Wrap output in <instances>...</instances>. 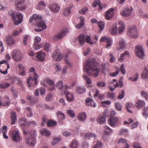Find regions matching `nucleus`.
<instances>
[{
    "label": "nucleus",
    "mask_w": 148,
    "mask_h": 148,
    "mask_svg": "<svg viewBox=\"0 0 148 148\" xmlns=\"http://www.w3.org/2000/svg\"><path fill=\"white\" fill-rule=\"evenodd\" d=\"M9 14L12 16V18L15 25H18L21 23L23 20V16L19 12L15 13L12 10L9 12Z\"/></svg>",
    "instance_id": "f03ea898"
},
{
    "label": "nucleus",
    "mask_w": 148,
    "mask_h": 148,
    "mask_svg": "<svg viewBox=\"0 0 148 148\" xmlns=\"http://www.w3.org/2000/svg\"><path fill=\"white\" fill-rule=\"evenodd\" d=\"M84 70L90 76L93 73L94 77H97L99 74V70L98 68L97 63L95 60L89 59L84 63Z\"/></svg>",
    "instance_id": "f257e3e1"
},
{
    "label": "nucleus",
    "mask_w": 148,
    "mask_h": 148,
    "mask_svg": "<svg viewBox=\"0 0 148 148\" xmlns=\"http://www.w3.org/2000/svg\"><path fill=\"white\" fill-rule=\"evenodd\" d=\"M86 114L84 112H82L79 113L77 116L78 120L81 121H85L86 120Z\"/></svg>",
    "instance_id": "6ab92c4d"
},
{
    "label": "nucleus",
    "mask_w": 148,
    "mask_h": 148,
    "mask_svg": "<svg viewBox=\"0 0 148 148\" xmlns=\"http://www.w3.org/2000/svg\"><path fill=\"white\" fill-rule=\"evenodd\" d=\"M132 106V104L130 102L127 103L125 104V108L126 110H127V112L131 113H132V112L131 110H130V109Z\"/></svg>",
    "instance_id": "37998d69"
},
{
    "label": "nucleus",
    "mask_w": 148,
    "mask_h": 148,
    "mask_svg": "<svg viewBox=\"0 0 148 148\" xmlns=\"http://www.w3.org/2000/svg\"><path fill=\"white\" fill-rule=\"evenodd\" d=\"M37 26L38 27H41V29H35V31L36 32H40L42 31L43 30L46 29L47 27L45 23L42 21H40L37 24Z\"/></svg>",
    "instance_id": "2eb2a0df"
},
{
    "label": "nucleus",
    "mask_w": 148,
    "mask_h": 148,
    "mask_svg": "<svg viewBox=\"0 0 148 148\" xmlns=\"http://www.w3.org/2000/svg\"><path fill=\"white\" fill-rule=\"evenodd\" d=\"M6 41L7 45L10 46L14 45L15 42L14 40L10 36H8L6 37Z\"/></svg>",
    "instance_id": "412c9836"
},
{
    "label": "nucleus",
    "mask_w": 148,
    "mask_h": 148,
    "mask_svg": "<svg viewBox=\"0 0 148 148\" xmlns=\"http://www.w3.org/2000/svg\"><path fill=\"white\" fill-rule=\"evenodd\" d=\"M41 133L42 135L47 137L50 136L51 134L50 131L45 129H43L41 131Z\"/></svg>",
    "instance_id": "c03bdc74"
},
{
    "label": "nucleus",
    "mask_w": 148,
    "mask_h": 148,
    "mask_svg": "<svg viewBox=\"0 0 148 148\" xmlns=\"http://www.w3.org/2000/svg\"><path fill=\"white\" fill-rule=\"evenodd\" d=\"M12 56L15 61H18L21 60L22 54L21 51L18 49H14L12 51Z\"/></svg>",
    "instance_id": "0eeeda50"
},
{
    "label": "nucleus",
    "mask_w": 148,
    "mask_h": 148,
    "mask_svg": "<svg viewBox=\"0 0 148 148\" xmlns=\"http://www.w3.org/2000/svg\"><path fill=\"white\" fill-rule=\"evenodd\" d=\"M118 120V118L117 117H112L108 120V123L110 126L113 127L116 123Z\"/></svg>",
    "instance_id": "5701e85b"
},
{
    "label": "nucleus",
    "mask_w": 148,
    "mask_h": 148,
    "mask_svg": "<svg viewBox=\"0 0 148 148\" xmlns=\"http://www.w3.org/2000/svg\"><path fill=\"white\" fill-rule=\"evenodd\" d=\"M112 82L111 83V84H113L115 88L119 86V85L117 82V81L116 79H113L112 80Z\"/></svg>",
    "instance_id": "774afa93"
},
{
    "label": "nucleus",
    "mask_w": 148,
    "mask_h": 148,
    "mask_svg": "<svg viewBox=\"0 0 148 148\" xmlns=\"http://www.w3.org/2000/svg\"><path fill=\"white\" fill-rule=\"evenodd\" d=\"M78 145V143L76 139H73L70 144L71 148H77Z\"/></svg>",
    "instance_id": "2f4dec72"
},
{
    "label": "nucleus",
    "mask_w": 148,
    "mask_h": 148,
    "mask_svg": "<svg viewBox=\"0 0 148 148\" xmlns=\"http://www.w3.org/2000/svg\"><path fill=\"white\" fill-rule=\"evenodd\" d=\"M128 34L133 38H138V32L136 27L134 26L129 27L128 29Z\"/></svg>",
    "instance_id": "39448f33"
},
{
    "label": "nucleus",
    "mask_w": 148,
    "mask_h": 148,
    "mask_svg": "<svg viewBox=\"0 0 148 148\" xmlns=\"http://www.w3.org/2000/svg\"><path fill=\"white\" fill-rule=\"evenodd\" d=\"M12 139L15 142H17L20 139V137L19 135V132L17 130L13 131L12 133Z\"/></svg>",
    "instance_id": "dca6fc26"
},
{
    "label": "nucleus",
    "mask_w": 148,
    "mask_h": 148,
    "mask_svg": "<svg viewBox=\"0 0 148 148\" xmlns=\"http://www.w3.org/2000/svg\"><path fill=\"white\" fill-rule=\"evenodd\" d=\"M85 102L87 106H91L93 107H96V105L94 101L89 97H87L86 98Z\"/></svg>",
    "instance_id": "b1692460"
},
{
    "label": "nucleus",
    "mask_w": 148,
    "mask_h": 148,
    "mask_svg": "<svg viewBox=\"0 0 148 148\" xmlns=\"http://www.w3.org/2000/svg\"><path fill=\"white\" fill-rule=\"evenodd\" d=\"M98 24L99 28V31L101 32L103 30L105 26L104 23L103 21H100L98 23Z\"/></svg>",
    "instance_id": "09e8293b"
},
{
    "label": "nucleus",
    "mask_w": 148,
    "mask_h": 148,
    "mask_svg": "<svg viewBox=\"0 0 148 148\" xmlns=\"http://www.w3.org/2000/svg\"><path fill=\"white\" fill-rule=\"evenodd\" d=\"M28 36L27 35H25L23 36V42L24 45H27V41Z\"/></svg>",
    "instance_id": "0e129e2a"
},
{
    "label": "nucleus",
    "mask_w": 148,
    "mask_h": 148,
    "mask_svg": "<svg viewBox=\"0 0 148 148\" xmlns=\"http://www.w3.org/2000/svg\"><path fill=\"white\" fill-rule=\"evenodd\" d=\"M133 8L131 7H127L124 9L120 12V14L124 16H128L132 14Z\"/></svg>",
    "instance_id": "9d476101"
},
{
    "label": "nucleus",
    "mask_w": 148,
    "mask_h": 148,
    "mask_svg": "<svg viewBox=\"0 0 148 148\" xmlns=\"http://www.w3.org/2000/svg\"><path fill=\"white\" fill-rule=\"evenodd\" d=\"M88 10L87 8L84 7L79 10V12L81 14H84Z\"/></svg>",
    "instance_id": "e2e57ef3"
},
{
    "label": "nucleus",
    "mask_w": 148,
    "mask_h": 148,
    "mask_svg": "<svg viewBox=\"0 0 148 148\" xmlns=\"http://www.w3.org/2000/svg\"><path fill=\"white\" fill-rule=\"evenodd\" d=\"M114 10L113 8H111L106 12L105 16L107 19H110L114 15Z\"/></svg>",
    "instance_id": "f3484780"
},
{
    "label": "nucleus",
    "mask_w": 148,
    "mask_h": 148,
    "mask_svg": "<svg viewBox=\"0 0 148 148\" xmlns=\"http://www.w3.org/2000/svg\"><path fill=\"white\" fill-rule=\"evenodd\" d=\"M115 69H116V71L114 72L110 73V76L112 77H115L119 74L120 71V69L119 68V67L116 66L115 67Z\"/></svg>",
    "instance_id": "4c0bfd02"
},
{
    "label": "nucleus",
    "mask_w": 148,
    "mask_h": 148,
    "mask_svg": "<svg viewBox=\"0 0 148 148\" xmlns=\"http://www.w3.org/2000/svg\"><path fill=\"white\" fill-rule=\"evenodd\" d=\"M50 10L53 12L57 13L59 12L60 7L56 3H53L50 4L49 6Z\"/></svg>",
    "instance_id": "f8f14e48"
},
{
    "label": "nucleus",
    "mask_w": 148,
    "mask_h": 148,
    "mask_svg": "<svg viewBox=\"0 0 148 148\" xmlns=\"http://www.w3.org/2000/svg\"><path fill=\"white\" fill-rule=\"evenodd\" d=\"M141 96L147 100L148 99V93L147 92L142 90L140 92Z\"/></svg>",
    "instance_id": "ea45409f"
},
{
    "label": "nucleus",
    "mask_w": 148,
    "mask_h": 148,
    "mask_svg": "<svg viewBox=\"0 0 148 148\" xmlns=\"http://www.w3.org/2000/svg\"><path fill=\"white\" fill-rule=\"evenodd\" d=\"M61 140V138L60 137H55L53 138V140L51 143V145H54L58 143Z\"/></svg>",
    "instance_id": "a18cd8bd"
},
{
    "label": "nucleus",
    "mask_w": 148,
    "mask_h": 148,
    "mask_svg": "<svg viewBox=\"0 0 148 148\" xmlns=\"http://www.w3.org/2000/svg\"><path fill=\"white\" fill-rule=\"evenodd\" d=\"M71 12V11L70 8H66L63 10V14L65 16H67Z\"/></svg>",
    "instance_id": "8fccbe9b"
},
{
    "label": "nucleus",
    "mask_w": 148,
    "mask_h": 148,
    "mask_svg": "<svg viewBox=\"0 0 148 148\" xmlns=\"http://www.w3.org/2000/svg\"><path fill=\"white\" fill-rule=\"evenodd\" d=\"M24 2V0H16L15 1V5L16 9L18 10H23L26 8V6L23 5V4Z\"/></svg>",
    "instance_id": "6e6552de"
},
{
    "label": "nucleus",
    "mask_w": 148,
    "mask_h": 148,
    "mask_svg": "<svg viewBox=\"0 0 148 148\" xmlns=\"http://www.w3.org/2000/svg\"><path fill=\"white\" fill-rule=\"evenodd\" d=\"M110 31L112 35H115L117 34L118 32L117 24L114 23L113 24L112 26L110 28Z\"/></svg>",
    "instance_id": "aec40b11"
},
{
    "label": "nucleus",
    "mask_w": 148,
    "mask_h": 148,
    "mask_svg": "<svg viewBox=\"0 0 148 148\" xmlns=\"http://www.w3.org/2000/svg\"><path fill=\"white\" fill-rule=\"evenodd\" d=\"M124 91V89H122L121 90V92L119 93V95L117 97L118 99H121L124 98L125 94Z\"/></svg>",
    "instance_id": "5fc2aeb1"
},
{
    "label": "nucleus",
    "mask_w": 148,
    "mask_h": 148,
    "mask_svg": "<svg viewBox=\"0 0 148 148\" xmlns=\"http://www.w3.org/2000/svg\"><path fill=\"white\" fill-rule=\"evenodd\" d=\"M66 98L67 100L69 102L72 101L74 99V95L71 93L67 92L65 94Z\"/></svg>",
    "instance_id": "cd10ccee"
},
{
    "label": "nucleus",
    "mask_w": 148,
    "mask_h": 148,
    "mask_svg": "<svg viewBox=\"0 0 148 148\" xmlns=\"http://www.w3.org/2000/svg\"><path fill=\"white\" fill-rule=\"evenodd\" d=\"M135 52L136 55L139 58H142L144 56V52L141 47L139 46L136 47Z\"/></svg>",
    "instance_id": "9b49d317"
},
{
    "label": "nucleus",
    "mask_w": 148,
    "mask_h": 148,
    "mask_svg": "<svg viewBox=\"0 0 148 148\" xmlns=\"http://www.w3.org/2000/svg\"><path fill=\"white\" fill-rule=\"evenodd\" d=\"M100 1L99 0H95L92 4V6L93 7H95L97 5H100Z\"/></svg>",
    "instance_id": "680f3d73"
},
{
    "label": "nucleus",
    "mask_w": 148,
    "mask_h": 148,
    "mask_svg": "<svg viewBox=\"0 0 148 148\" xmlns=\"http://www.w3.org/2000/svg\"><path fill=\"white\" fill-rule=\"evenodd\" d=\"M11 118L12 119L11 124L13 125L16 123L17 119V115L16 113L13 111H12L11 112Z\"/></svg>",
    "instance_id": "c756f323"
},
{
    "label": "nucleus",
    "mask_w": 148,
    "mask_h": 148,
    "mask_svg": "<svg viewBox=\"0 0 148 148\" xmlns=\"http://www.w3.org/2000/svg\"><path fill=\"white\" fill-rule=\"evenodd\" d=\"M97 85L99 87H104L106 85V84L103 81H100L97 82Z\"/></svg>",
    "instance_id": "13d9d810"
},
{
    "label": "nucleus",
    "mask_w": 148,
    "mask_h": 148,
    "mask_svg": "<svg viewBox=\"0 0 148 148\" xmlns=\"http://www.w3.org/2000/svg\"><path fill=\"white\" fill-rule=\"evenodd\" d=\"M77 92L79 94L84 93L86 90V88L83 87L77 86L75 89Z\"/></svg>",
    "instance_id": "7c9ffc66"
},
{
    "label": "nucleus",
    "mask_w": 148,
    "mask_h": 148,
    "mask_svg": "<svg viewBox=\"0 0 148 148\" xmlns=\"http://www.w3.org/2000/svg\"><path fill=\"white\" fill-rule=\"evenodd\" d=\"M18 122L20 127L23 130L22 131L24 134L27 135L29 132V131L27 129L28 125L27 119L25 118H20L18 120Z\"/></svg>",
    "instance_id": "7ed1b4c3"
},
{
    "label": "nucleus",
    "mask_w": 148,
    "mask_h": 148,
    "mask_svg": "<svg viewBox=\"0 0 148 148\" xmlns=\"http://www.w3.org/2000/svg\"><path fill=\"white\" fill-rule=\"evenodd\" d=\"M135 105L137 108H141L145 106V103L142 100L138 99L136 101Z\"/></svg>",
    "instance_id": "a211bd4d"
},
{
    "label": "nucleus",
    "mask_w": 148,
    "mask_h": 148,
    "mask_svg": "<svg viewBox=\"0 0 148 148\" xmlns=\"http://www.w3.org/2000/svg\"><path fill=\"white\" fill-rule=\"evenodd\" d=\"M42 18V17L41 16L36 14H34L33 15V16L30 17L29 19V22L31 23L32 22L33 20L38 21V20H41Z\"/></svg>",
    "instance_id": "393cba45"
},
{
    "label": "nucleus",
    "mask_w": 148,
    "mask_h": 148,
    "mask_svg": "<svg viewBox=\"0 0 148 148\" xmlns=\"http://www.w3.org/2000/svg\"><path fill=\"white\" fill-rule=\"evenodd\" d=\"M17 67L18 69L20 75L23 76H24L25 75L26 73L24 71V67L22 64H19L17 66Z\"/></svg>",
    "instance_id": "c85d7f7f"
},
{
    "label": "nucleus",
    "mask_w": 148,
    "mask_h": 148,
    "mask_svg": "<svg viewBox=\"0 0 148 148\" xmlns=\"http://www.w3.org/2000/svg\"><path fill=\"white\" fill-rule=\"evenodd\" d=\"M67 30L66 29L61 30L59 32L54 35L53 37V39L55 40H61L67 33Z\"/></svg>",
    "instance_id": "423d86ee"
},
{
    "label": "nucleus",
    "mask_w": 148,
    "mask_h": 148,
    "mask_svg": "<svg viewBox=\"0 0 148 148\" xmlns=\"http://www.w3.org/2000/svg\"><path fill=\"white\" fill-rule=\"evenodd\" d=\"M79 41V45H82L85 42V35L84 34H81L79 36L78 38Z\"/></svg>",
    "instance_id": "473e14b6"
},
{
    "label": "nucleus",
    "mask_w": 148,
    "mask_h": 148,
    "mask_svg": "<svg viewBox=\"0 0 148 148\" xmlns=\"http://www.w3.org/2000/svg\"><path fill=\"white\" fill-rule=\"evenodd\" d=\"M103 145V143L99 141H98L94 146L93 148H101Z\"/></svg>",
    "instance_id": "052dcab7"
},
{
    "label": "nucleus",
    "mask_w": 148,
    "mask_h": 148,
    "mask_svg": "<svg viewBox=\"0 0 148 148\" xmlns=\"http://www.w3.org/2000/svg\"><path fill=\"white\" fill-rule=\"evenodd\" d=\"M106 121V118L103 115H100L97 119V122L100 124L103 123Z\"/></svg>",
    "instance_id": "72a5a7b5"
},
{
    "label": "nucleus",
    "mask_w": 148,
    "mask_h": 148,
    "mask_svg": "<svg viewBox=\"0 0 148 148\" xmlns=\"http://www.w3.org/2000/svg\"><path fill=\"white\" fill-rule=\"evenodd\" d=\"M119 48L117 47V50L119 51L120 49H124L125 47V42L123 40L121 39L119 42Z\"/></svg>",
    "instance_id": "f704fd0d"
},
{
    "label": "nucleus",
    "mask_w": 148,
    "mask_h": 148,
    "mask_svg": "<svg viewBox=\"0 0 148 148\" xmlns=\"http://www.w3.org/2000/svg\"><path fill=\"white\" fill-rule=\"evenodd\" d=\"M37 76H34V78L29 77L27 79V83L28 86L29 87L32 86H35L37 83Z\"/></svg>",
    "instance_id": "1a4fd4ad"
},
{
    "label": "nucleus",
    "mask_w": 148,
    "mask_h": 148,
    "mask_svg": "<svg viewBox=\"0 0 148 148\" xmlns=\"http://www.w3.org/2000/svg\"><path fill=\"white\" fill-rule=\"evenodd\" d=\"M100 42H104L107 43L106 47V48H108L112 45V40L110 38H107L106 36H103L102 37L100 40Z\"/></svg>",
    "instance_id": "4468645a"
},
{
    "label": "nucleus",
    "mask_w": 148,
    "mask_h": 148,
    "mask_svg": "<svg viewBox=\"0 0 148 148\" xmlns=\"http://www.w3.org/2000/svg\"><path fill=\"white\" fill-rule=\"evenodd\" d=\"M56 115L58 119V122L61 125L63 123V121L66 118V116L64 113L60 111L56 112Z\"/></svg>",
    "instance_id": "ddd939ff"
},
{
    "label": "nucleus",
    "mask_w": 148,
    "mask_h": 148,
    "mask_svg": "<svg viewBox=\"0 0 148 148\" xmlns=\"http://www.w3.org/2000/svg\"><path fill=\"white\" fill-rule=\"evenodd\" d=\"M107 97L112 100H115L116 99L115 94L113 92H108Z\"/></svg>",
    "instance_id": "49530a36"
},
{
    "label": "nucleus",
    "mask_w": 148,
    "mask_h": 148,
    "mask_svg": "<svg viewBox=\"0 0 148 148\" xmlns=\"http://www.w3.org/2000/svg\"><path fill=\"white\" fill-rule=\"evenodd\" d=\"M51 45L50 43H46L45 44L44 48L45 50L47 51H49V50Z\"/></svg>",
    "instance_id": "864d4df0"
},
{
    "label": "nucleus",
    "mask_w": 148,
    "mask_h": 148,
    "mask_svg": "<svg viewBox=\"0 0 148 148\" xmlns=\"http://www.w3.org/2000/svg\"><path fill=\"white\" fill-rule=\"evenodd\" d=\"M86 40L87 43H89L90 45L95 44L96 43V41H93L91 40V38L88 36H87L86 37Z\"/></svg>",
    "instance_id": "79ce46f5"
},
{
    "label": "nucleus",
    "mask_w": 148,
    "mask_h": 148,
    "mask_svg": "<svg viewBox=\"0 0 148 148\" xmlns=\"http://www.w3.org/2000/svg\"><path fill=\"white\" fill-rule=\"evenodd\" d=\"M135 77L133 78V77H129V79L130 80L133 81L134 82L136 81L138 78L139 75L138 74H136L135 75Z\"/></svg>",
    "instance_id": "338daca9"
},
{
    "label": "nucleus",
    "mask_w": 148,
    "mask_h": 148,
    "mask_svg": "<svg viewBox=\"0 0 148 148\" xmlns=\"http://www.w3.org/2000/svg\"><path fill=\"white\" fill-rule=\"evenodd\" d=\"M35 131H32L30 132L31 135L30 136L25 138V143L27 145L32 147L34 146L36 144L35 138Z\"/></svg>",
    "instance_id": "20e7f679"
},
{
    "label": "nucleus",
    "mask_w": 148,
    "mask_h": 148,
    "mask_svg": "<svg viewBox=\"0 0 148 148\" xmlns=\"http://www.w3.org/2000/svg\"><path fill=\"white\" fill-rule=\"evenodd\" d=\"M11 86L10 83L7 82H3L0 84V88L6 89Z\"/></svg>",
    "instance_id": "c9c22d12"
},
{
    "label": "nucleus",
    "mask_w": 148,
    "mask_h": 148,
    "mask_svg": "<svg viewBox=\"0 0 148 148\" xmlns=\"http://www.w3.org/2000/svg\"><path fill=\"white\" fill-rule=\"evenodd\" d=\"M56 86L58 88V89L59 90L63 89L64 88V85H63V81L62 80H60L58 81L56 84Z\"/></svg>",
    "instance_id": "a19ab883"
},
{
    "label": "nucleus",
    "mask_w": 148,
    "mask_h": 148,
    "mask_svg": "<svg viewBox=\"0 0 148 148\" xmlns=\"http://www.w3.org/2000/svg\"><path fill=\"white\" fill-rule=\"evenodd\" d=\"M42 47L41 44L35 42L33 45V47L35 50H38L40 49Z\"/></svg>",
    "instance_id": "de8ad7c7"
},
{
    "label": "nucleus",
    "mask_w": 148,
    "mask_h": 148,
    "mask_svg": "<svg viewBox=\"0 0 148 148\" xmlns=\"http://www.w3.org/2000/svg\"><path fill=\"white\" fill-rule=\"evenodd\" d=\"M57 122L54 121L49 120L47 122V125L49 127H51L57 125Z\"/></svg>",
    "instance_id": "58836bf2"
},
{
    "label": "nucleus",
    "mask_w": 148,
    "mask_h": 148,
    "mask_svg": "<svg viewBox=\"0 0 148 148\" xmlns=\"http://www.w3.org/2000/svg\"><path fill=\"white\" fill-rule=\"evenodd\" d=\"M45 53L40 52L37 53V58L41 61H43L45 59Z\"/></svg>",
    "instance_id": "bb28decb"
},
{
    "label": "nucleus",
    "mask_w": 148,
    "mask_h": 148,
    "mask_svg": "<svg viewBox=\"0 0 148 148\" xmlns=\"http://www.w3.org/2000/svg\"><path fill=\"white\" fill-rule=\"evenodd\" d=\"M120 70L121 73L123 74H125L126 73V71L124 68V65L123 64H122L121 65Z\"/></svg>",
    "instance_id": "69168bd1"
},
{
    "label": "nucleus",
    "mask_w": 148,
    "mask_h": 148,
    "mask_svg": "<svg viewBox=\"0 0 148 148\" xmlns=\"http://www.w3.org/2000/svg\"><path fill=\"white\" fill-rule=\"evenodd\" d=\"M45 6V4L44 1H40L38 3L37 8L40 9L41 8Z\"/></svg>",
    "instance_id": "603ef678"
},
{
    "label": "nucleus",
    "mask_w": 148,
    "mask_h": 148,
    "mask_svg": "<svg viewBox=\"0 0 148 148\" xmlns=\"http://www.w3.org/2000/svg\"><path fill=\"white\" fill-rule=\"evenodd\" d=\"M118 24L119 25L118 28V33L120 34L123 32L125 29V26L123 23L121 21L118 22Z\"/></svg>",
    "instance_id": "4be33fe9"
},
{
    "label": "nucleus",
    "mask_w": 148,
    "mask_h": 148,
    "mask_svg": "<svg viewBox=\"0 0 148 148\" xmlns=\"http://www.w3.org/2000/svg\"><path fill=\"white\" fill-rule=\"evenodd\" d=\"M96 135L94 133L89 132L85 134L84 136V138L86 140H89L90 139V138H94L95 139L96 137Z\"/></svg>",
    "instance_id": "a878e982"
},
{
    "label": "nucleus",
    "mask_w": 148,
    "mask_h": 148,
    "mask_svg": "<svg viewBox=\"0 0 148 148\" xmlns=\"http://www.w3.org/2000/svg\"><path fill=\"white\" fill-rule=\"evenodd\" d=\"M142 77L144 79H147L148 77V70L146 68L144 69L141 75Z\"/></svg>",
    "instance_id": "e433bc0d"
},
{
    "label": "nucleus",
    "mask_w": 148,
    "mask_h": 148,
    "mask_svg": "<svg viewBox=\"0 0 148 148\" xmlns=\"http://www.w3.org/2000/svg\"><path fill=\"white\" fill-rule=\"evenodd\" d=\"M116 109L119 111H121V110L122 108L121 104L118 102H115L114 103Z\"/></svg>",
    "instance_id": "3c124183"
},
{
    "label": "nucleus",
    "mask_w": 148,
    "mask_h": 148,
    "mask_svg": "<svg viewBox=\"0 0 148 148\" xmlns=\"http://www.w3.org/2000/svg\"><path fill=\"white\" fill-rule=\"evenodd\" d=\"M129 53L127 51H125L124 53L121 54V55L120 58L119 59V61H121L123 59V57L125 56L128 55Z\"/></svg>",
    "instance_id": "bf43d9fd"
},
{
    "label": "nucleus",
    "mask_w": 148,
    "mask_h": 148,
    "mask_svg": "<svg viewBox=\"0 0 148 148\" xmlns=\"http://www.w3.org/2000/svg\"><path fill=\"white\" fill-rule=\"evenodd\" d=\"M67 114L72 118L74 117L75 115L74 111L71 110H68L67 111Z\"/></svg>",
    "instance_id": "4d7b16f0"
},
{
    "label": "nucleus",
    "mask_w": 148,
    "mask_h": 148,
    "mask_svg": "<svg viewBox=\"0 0 148 148\" xmlns=\"http://www.w3.org/2000/svg\"><path fill=\"white\" fill-rule=\"evenodd\" d=\"M84 79L86 81V82L87 84L88 85H90L91 83V80L88 78V77L86 75H83Z\"/></svg>",
    "instance_id": "6e6d98bb"
}]
</instances>
